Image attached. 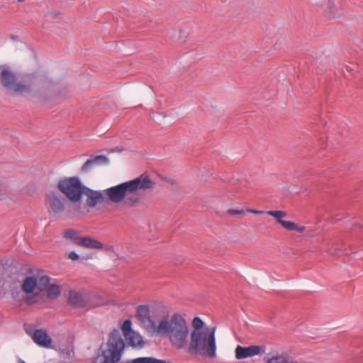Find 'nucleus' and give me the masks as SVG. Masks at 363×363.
<instances>
[{
	"instance_id": "31",
	"label": "nucleus",
	"mask_w": 363,
	"mask_h": 363,
	"mask_svg": "<svg viewBox=\"0 0 363 363\" xmlns=\"http://www.w3.org/2000/svg\"><path fill=\"white\" fill-rule=\"evenodd\" d=\"M247 212L253 213L255 214H262L264 213V211L257 210H247Z\"/></svg>"
},
{
	"instance_id": "34",
	"label": "nucleus",
	"mask_w": 363,
	"mask_h": 363,
	"mask_svg": "<svg viewBox=\"0 0 363 363\" xmlns=\"http://www.w3.org/2000/svg\"><path fill=\"white\" fill-rule=\"evenodd\" d=\"M19 1H23V0H18Z\"/></svg>"
},
{
	"instance_id": "12",
	"label": "nucleus",
	"mask_w": 363,
	"mask_h": 363,
	"mask_svg": "<svg viewBox=\"0 0 363 363\" xmlns=\"http://www.w3.org/2000/svg\"><path fill=\"white\" fill-rule=\"evenodd\" d=\"M109 162L108 158L105 155H91V157L83 164L81 171L83 173H88L94 168L108 164Z\"/></svg>"
},
{
	"instance_id": "16",
	"label": "nucleus",
	"mask_w": 363,
	"mask_h": 363,
	"mask_svg": "<svg viewBox=\"0 0 363 363\" xmlns=\"http://www.w3.org/2000/svg\"><path fill=\"white\" fill-rule=\"evenodd\" d=\"M193 330L191 333H199L211 330L208 327H204L203 321L198 316L195 317L192 320Z\"/></svg>"
},
{
	"instance_id": "11",
	"label": "nucleus",
	"mask_w": 363,
	"mask_h": 363,
	"mask_svg": "<svg viewBox=\"0 0 363 363\" xmlns=\"http://www.w3.org/2000/svg\"><path fill=\"white\" fill-rule=\"evenodd\" d=\"M266 347L259 345H251L249 347H242L238 345L235 348V357L238 359H243L247 357H254L262 352H265Z\"/></svg>"
},
{
	"instance_id": "23",
	"label": "nucleus",
	"mask_w": 363,
	"mask_h": 363,
	"mask_svg": "<svg viewBox=\"0 0 363 363\" xmlns=\"http://www.w3.org/2000/svg\"><path fill=\"white\" fill-rule=\"evenodd\" d=\"M122 330L125 337L130 335L134 332L132 330V323L130 320H125L122 325Z\"/></svg>"
},
{
	"instance_id": "20",
	"label": "nucleus",
	"mask_w": 363,
	"mask_h": 363,
	"mask_svg": "<svg viewBox=\"0 0 363 363\" xmlns=\"http://www.w3.org/2000/svg\"><path fill=\"white\" fill-rule=\"evenodd\" d=\"M37 289L43 291L48 287L50 283V277L48 276H42L38 280L37 279Z\"/></svg>"
},
{
	"instance_id": "33",
	"label": "nucleus",
	"mask_w": 363,
	"mask_h": 363,
	"mask_svg": "<svg viewBox=\"0 0 363 363\" xmlns=\"http://www.w3.org/2000/svg\"><path fill=\"white\" fill-rule=\"evenodd\" d=\"M19 363H25V362L23 360H22V359H20L19 360Z\"/></svg>"
},
{
	"instance_id": "15",
	"label": "nucleus",
	"mask_w": 363,
	"mask_h": 363,
	"mask_svg": "<svg viewBox=\"0 0 363 363\" xmlns=\"http://www.w3.org/2000/svg\"><path fill=\"white\" fill-rule=\"evenodd\" d=\"M37 279L33 277H28L23 281L22 289L26 294L32 293L37 288Z\"/></svg>"
},
{
	"instance_id": "29",
	"label": "nucleus",
	"mask_w": 363,
	"mask_h": 363,
	"mask_svg": "<svg viewBox=\"0 0 363 363\" xmlns=\"http://www.w3.org/2000/svg\"><path fill=\"white\" fill-rule=\"evenodd\" d=\"M284 363H297V362H296L295 360H294L291 357H290L289 356H288L286 354V358H285V360L284 362Z\"/></svg>"
},
{
	"instance_id": "4",
	"label": "nucleus",
	"mask_w": 363,
	"mask_h": 363,
	"mask_svg": "<svg viewBox=\"0 0 363 363\" xmlns=\"http://www.w3.org/2000/svg\"><path fill=\"white\" fill-rule=\"evenodd\" d=\"M157 333L164 334L176 349L181 350L187 346L189 335L186 320L180 314L174 313L169 320H161L157 325Z\"/></svg>"
},
{
	"instance_id": "3",
	"label": "nucleus",
	"mask_w": 363,
	"mask_h": 363,
	"mask_svg": "<svg viewBox=\"0 0 363 363\" xmlns=\"http://www.w3.org/2000/svg\"><path fill=\"white\" fill-rule=\"evenodd\" d=\"M157 333L164 334L176 349L181 350L187 346L189 335L186 320L180 314L174 313L169 320H161L157 325Z\"/></svg>"
},
{
	"instance_id": "22",
	"label": "nucleus",
	"mask_w": 363,
	"mask_h": 363,
	"mask_svg": "<svg viewBox=\"0 0 363 363\" xmlns=\"http://www.w3.org/2000/svg\"><path fill=\"white\" fill-rule=\"evenodd\" d=\"M126 338L128 340L129 344L133 347L140 345L143 342L142 337L138 334H135V333H132L130 335H128Z\"/></svg>"
},
{
	"instance_id": "6",
	"label": "nucleus",
	"mask_w": 363,
	"mask_h": 363,
	"mask_svg": "<svg viewBox=\"0 0 363 363\" xmlns=\"http://www.w3.org/2000/svg\"><path fill=\"white\" fill-rule=\"evenodd\" d=\"M166 315L165 308L159 304L139 305L136 308V317L141 325L149 333H157V323Z\"/></svg>"
},
{
	"instance_id": "2",
	"label": "nucleus",
	"mask_w": 363,
	"mask_h": 363,
	"mask_svg": "<svg viewBox=\"0 0 363 363\" xmlns=\"http://www.w3.org/2000/svg\"><path fill=\"white\" fill-rule=\"evenodd\" d=\"M155 182L147 174L140 176L118 185L107 188L104 194L113 203L123 201L128 206H135L141 201V192L152 189Z\"/></svg>"
},
{
	"instance_id": "19",
	"label": "nucleus",
	"mask_w": 363,
	"mask_h": 363,
	"mask_svg": "<svg viewBox=\"0 0 363 363\" xmlns=\"http://www.w3.org/2000/svg\"><path fill=\"white\" fill-rule=\"evenodd\" d=\"M82 296L76 291H71L69 296V302L72 305L78 306L82 303Z\"/></svg>"
},
{
	"instance_id": "1",
	"label": "nucleus",
	"mask_w": 363,
	"mask_h": 363,
	"mask_svg": "<svg viewBox=\"0 0 363 363\" xmlns=\"http://www.w3.org/2000/svg\"><path fill=\"white\" fill-rule=\"evenodd\" d=\"M1 82L9 94H30L49 89L52 81L45 73H32L24 75L18 82L17 77L8 66H0Z\"/></svg>"
},
{
	"instance_id": "9",
	"label": "nucleus",
	"mask_w": 363,
	"mask_h": 363,
	"mask_svg": "<svg viewBox=\"0 0 363 363\" xmlns=\"http://www.w3.org/2000/svg\"><path fill=\"white\" fill-rule=\"evenodd\" d=\"M48 212L50 216L61 214L65 211V199L58 193L51 191L46 195Z\"/></svg>"
},
{
	"instance_id": "13",
	"label": "nucleus",
	"mask_w": 363,
	"mask_h": 363,
	"mask_svg": "<svg viewBox=\"0 0 363 363\" xmlns=\"http://www.w3.org/2000/svg\"><path fill=\"white\" fill-rule=\"evenodd\" d=\"M83 194L87 196L86 204L89 207H94L103 199V194L99 191L92 190L88 187L84 189Z\"/></svg>"
},
{
	"instance_id": "28",
	"label": "nucleus",
	"mask_w": 363,
	"mask_h": 363,
	"mask_svg": "<svg viewBox=\"0 0 363 363\" xmlns=\"http://www.w3.org/2000/svg\"><path fill=\"white\" fill-rule=\"evenodd\" d=\"M67 256L72 260H78L80 258L79 255L74 251L69 252Z\"/></svg>"
},
{
	"instance_id": "21",
	"label": "nucleus",
	"mask_w": 363,
	"mask_h": 363,
	"mask_svg": "<svg viewBox=\"0 0 363 363\" xmlns=\"http://www.w3.org/2000/svg\"><path fill=\"white\" fill-rule=\"evenodd\" d=\"M267 213L269 216H273L275 218L278 223L282 225L283 222L285 220H283V218H284L286 216V213L282 211H269L267 212Z\"/></svg>"
},
{
	"instance_id": "27",
	"label": "nucleus",
	"mask_w": 363,
	"mask_h": 363,
	"mask_svg": "<svg viewBox=\"0 0 363 363\" xmlns=\"http://www.w3.org/2000/svg\"><path fill=\"white\" fill-rule=\"evenodd\" d=\"M228 214L231 216H238V215H243L245 214V211L241 210H235V209H229L228 211Z\"/></svg>"
},
{
	"instance_id": "32",
	"label": "nucleus",
	"mask_w": 363,
	"mask_h": 363,
	"mask_svg": "<svg viewBox=\"0 0 363 363\" xmlns=\"http://www.w3.org/2000/svg\"><path fill=\"white\" fill-rule=\"evenodd\" d=\"M106 250L113 251V246H108V247H106Z\"/></svg>"
},
{
	"instance_id": "7",
	"label": "nucleus",
	"mask_w": 363,
	"mask_h": 363,
	"mask_svg": "<svg viewBox=\"0 0 363 363\" xmlns=\"http://www.w3.org/2000/svg\"><path fill=\"white\" fill-rule=\"evenodd\" d=\"M125 348V342L118 330H114L110 335L107 348L104 350L93 360V363H117L121 359Z\"/></svg>"
},
{
	"instance_id": "18",
	"label": "nucleus",
	"mask_w": 363,
	"mask_h": 363,
	"mask_svg": "<svg viewBox=\"0 0 363 363\" xmlns=\"http://www.w3.org/2000/svg\"><path fill=\"white\" fill-rule=\"evenodd\" d=\"M46 289L48 297L50 298H56L60 294V286L57 284H51Z\"/></svg>"
},
{
	"instance_id": "10",
	"label": "nucleus",
	"mask_w": 363,
	"mask_h": 363,
	"mask_svg": "<svg viewBox=\"0 0 363 363\" xmlns=\"http://www.w3.org/2000/svg\"><path fill=\"white\" fill-rule=\"evenodd\" d=\"M26 332L38 346L44 348L52 347V340L45 330L28 326L26 328Z\"/></svg>"
},
{
	"instance_id": "30",
	"label": "nucleus",
	"mask_w": 363,
	"mask_h": 363,
	"mask_svg": "<svg viewBox=\"0 0 363 363\" xmlns=\"http://www.w3.org/2000/svg\"><path fill=\"white\" fill-rule=\"evenodd\" d=\"M294 230H296L298 233H303L305 230V227L304 226H298L296 224V229H294Z\"/></svg>"
},
{
	"instance_id": "26",
	"label": "nucleus",
	"mask_w": 363,
	"mask_h": 363,
	"mask_svg": "<svg viewBox=\"0 0 363 363\" xmlns=\"http://www.w3.org/2000/svg\"><path fill=\"white\" fill-rule=\"evenodd\" d=\"M151 357H138L131 360V363H150Z\"/></svg>"
},
{
	"instance_id": "24",
	"label": "nucleus",
	"mask_w": 363,
	"mask_h": 363,
	"mask_svg": "<svg viewBox=\"0 0 363 363\" xmlns=\"http://www.w3.org/2000/svg\"><path fill=\"white\" fill-rule=\"evenodd\" d=\"M286 354H281L279 355H275L267 359L268 363H284Z\"/></svg>"
},
{
	"instance_id": "8",
	"label": "nucleus",
	"mask_w": 363,
	"mask_h": 363,
	"mask_svg": "<svg viewBox=\"0 0 363 363\" xmlns=\"http://www.w3.org/2000/svg\"><path fill=\"white\" fill-rule=\"evenodd\" d=\"M58 189L73 203H79L86 186H84L78 177H65L57 183Z\"/></svg>"
},
{
	"instance_id": "14",
	"label": "nucleus",
	"mask_w": 363,
	"mask_h": 363,
	"mask_svg": "<svg viewBox=\"0 0 363 363\" xmlns=\"http://www.w3.org/2000/svg\"><path fill=\"white\" fill-rule=\"evenodd\" d=\"M79 246L88 249L101 250L104 248V245L100 241L90 236L82 237Z\"/></svg>"
},
{
	"instance_id": "25",
	"label": "nucleus",
	"mask_w": 363,
	"mask_h": 363,
	"mask_svg": "<svg viewBox=\"0 0 363 363\" xmlns=\"http://www.w3.org/2000/svg\"><path fill=\"white\" fill-rule=\"evenodd\" d=\"M281 225L289 230H294L296 228V223L293 221L285 220Z\"/></svg>"
},
{
	"instance_id": "5",
	"label": "nucleus",
	"mask_w": 363,
	"mask_h": 363,
	"mask_svg": "<svg viewBox=\"0 0 363 363\" xmlns=\"http://www.w3.org/2000/svg\"><path fill=\"white\" fill-rule=\"evenodd\" d=\"M216 328L199 333H191L188 342V352L193 356L208 357L216 356Z\"/></svg>"
},
{
	"instance_id": "17",
	"label": "nucleus",
	"mask_w": 363,
	"mask_h": 363,
	"mask_svg": "<svg viewBox=\"0 0 363 363\" xmlns=\"http://www.w3.org/2000/svg\"><path fill=\"white\" fill-rule=\"evenodd\" d=\"M64 237L70 240L75 245L79 246V242L82 240V237L79 235L78 232L74 230H67L64 233Z\"/></svg>"
}]
</instances>
